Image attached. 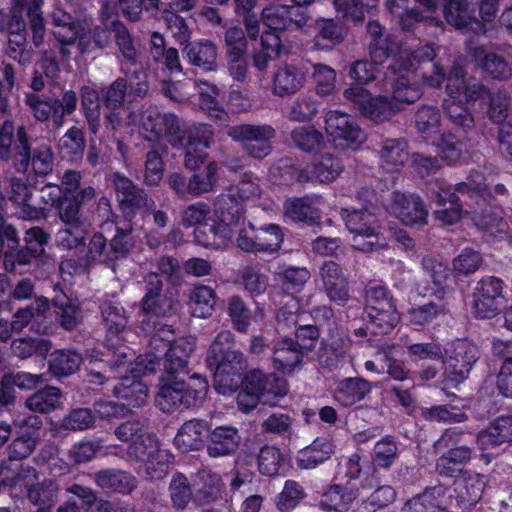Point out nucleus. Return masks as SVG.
<instances>
[{"instance_id": "864d4df0", "label": "nucleus", "mask_w": 512, "mask_h": 512, "mask_svg": "<svg viewBox=\"0 0 512 512\" xmlns=\"http://www.w3.org/2000/svg\"><path fill=\"white\" fill-rule=\"evenodd\" d=\"M26 407L37 413H50L61 405V391L53 386L37 391L26 400Z\"/></svg>"}, {"instance_id": "c85d7f7f", "label": "nucleus", "mask_w": 512, "mask_h": 512, "mask_svg": "<svg viewBox=\"0 0 512 512\" xmlns=\"http://www.w3.org/2000/svg\"><path fill=\"white\" fill-rule=\"evenodd\" d=\"M446 90L449 94V98L444 100L442 107L448 120L457 131H461L464 134L472 132L475 128L473 115L461 101L453 96L454 93L459 92V89L457 88L456 91H454V84L449 83L446 86Z\"/></svg>"}, {"instance_id": "f03ea898", "label": "nucleus", "mask_w": 512, "mask_h": 512, "mask_svg": "<svg viewBox=\"0 0 512 512\" xmlns=\"http://www.w3.org/2000/svg\"><path fill=\"white\" fill-rule=\"evenodd\" d=\"M141 129L144 138L158 142L165 138L177 150L184 152V166L196 170L204 163L205 152L214 139L213 129L206 124H189L172 112H161L156 106H149L141 113Z\"/></svg>"}, {"instance_id": "412c9836", "label": "nucleus", "mask_w": 512, "mask_h": 512, "mask_svg": "<svg viewBox=\"0 0 512 512\" xmlns=\"http://www.w3.org/2000/svg\"><path fill=\"white\" fill-rule=\"evenodd\" d=\"M247 387L258 391L262 402L271 406L276 405L288 392L285 379L256 369L247 374Z\"/></svg>"}, {"instance_id": "423d86ee", "label": "nucleus", "mask_w": 512, "mask_h": 512, "mask_svg": "<svg viewBox=\"0 0 512 512\" xmlns=\"http://www.w3.org/2000/svg\"><path fill=\"white\" fill-rule=\"evenodd\" d=\"M214 375V387L220 394H232L242 383L238 394V407L244 413L253 410L262 397L258 391L247 387V375L242 380L240 372L244 368L241 354H210L206 359Z\"/></svg>"}, {"instance_id": "bf43d9fd", "label": "nucleus", "mask_w": 512, "mask_h": 512, "mask_svg": "<svg viewBox=\"0 0 512 512\" xmlns=\"http://www.w3.org/2000/svg\"><path fill=\"white\" fill-rule=\"evenodd\" d=\"M445 20L457 29L476 22V18L468 8L467 0H446L443 5Z\"/></svg>"}, {"instance_id": "473e14b6", "label": "nucleus", "mask_w": 512, "mask_h": 512, "mask_svg": "<svg viewBox=\"0 0 512 512\" xmlns=\"http://www.w3.org/2000/svg\"><path fill=\"white\" fill-rule=\"evenodd\" d=\"M101 94L95 88L83 86L80 89V110L91 135L98 137L101 129Z\"/></svg>"}, {"instance_id": "b1692460", "label": "nucleus", "mask_w": 512, "mask_h": 512, "mask_svg": "<svg viewBox=\"0 0 512 512\" xmlns=\"http://www.w3.org/2000/svg\"><path fill=\"white\" fill-rule=\"evenodd\" d=\"M264 24L272 30L286 31L295 26L302 28L307 22V16L295 6L276 5L267 7L262 12Z\"/></svg>"}, {"instance_id": "37998d69", "label": "nucleus", "mask_w": 512, "mask_h": 512, "mask_svg": "<svg viewBox=\"0 0 512 512\" xmlns=\"http://www.w3.org/2000/svg\"><path fill=\"white\" fill-rule=\"evenodd\" d=\"M50 302L45 297H38L25 308L18 310L14 314V319L11 322L13 331H21L24 327L32 323L40 324L47 318L50 311Z\"/></svg>"}, {"instance_id": "e433bc0d", "label": "nucleus", "mask_w": 512, "mask_h": 512, "mask_svg": "<svg viewBox=\"0 0 512 512\" xmlns=\"http://www.w3.org/2000/svg\"><path fill=\"white\" fill-rule=\"evenodd\" d=\"M512 440V416L499 417L489 427L481 431L477 444L483 451Z\"/></svg>"}, {"instance_id": "e2e57ef3", "label": "nucleus", "mask_w": 512, "mask_h": 512, "mask_svg": "<svg viewBox=\"0 0 512 512\" xmlns=\"http://www.w3.org/2000/svg\"><path fill=\"white\" fill-rule=\"evenodd\" d=\"M443 362L447 377L459 383L468 376L475 359L474 354H447Z\"/></svg>"}, {"instance_id": "2eb2a0df", "label": "nucleus", "mask_w": 512, "mask_h": 512, "mask_svg": "<svg viewBox=\"0 0 512 512\" xmlns=\"http://www.w3.org/2000/svg\"><path fill=\"white\" fill-rule=\"evenodd\" d=\"M325 130L338 145L353 151L365 142L366 135L359 125L346 113L332 110L325 115Z\"/></svg>"}, {"instance_id": "4c0bfd02", "label": "nucleus", "mask_w": 512, "mask_h": 512, "mask_svg": "<svg viewBox=\"0 0 512 512\" xmlns=\"http://www.w3.org/2000/svg\"><path fill=\"white\" fill-rule=\"evenodd\" d=\"M333 453L332 441L325 437H318L298 452L296 460L300 468L313 469L327 461Z\"/></svg>"}, {"instance_id": "4d7b16f0", "label": "nucleus", "mask_w": 512, "mask_h": 512, "mask_svg": "<svg viewBox=\"0 0 512 512\" xmlns=\"http://www.w3.org/2000/svg\"><path fill=\"white\" fill-rule=\"evenodd\" d=\"M111 30L123 59L131 65H136L138 63L137 49L134 38L127 26L120 20H114L111 22Z\"/></svg>"}, {"instance_id": "de8ad7c7", "label": "nucleus", "mask_w": 512, "mask_h": 512, "mask_svg": "<svg viewBox=\"0 0 512 512\" xmlns=\"http://www.w3.org/2000/svg\"><path fill=\"white\" fill-rule=\"evenodd\" d=\"M88 236L87 224H64L55 236L58 249L63 251L83 250Z\"/></svg>"}, {"instance_id": "a19ab883", "label": "nucleus", "mask_w": 512, "mask_h": 512, "mask_svg": "<svg viewBox=\"0 0 512 512\" xmlns=\"http://www.w3.org/2000/svg\"><path fill=\"white\" fill-rule=\"evenodd\" d=\"M454 485L459 501L464 505H474L481 497L486 481L485 477L476 473H459Z\"/></svg>"}, {"instance_id": "f8f14e48", "label": "nucleus", "mask_w": 512, "mask_h": 512, "mask_svg": "<svg viewBox=\"0 0 512 512\" xmlns=\"http://www.w3.org/2000/svg\"><path fill=\"white\" fill-rule=\"evenodd\" d=\"M144 296L140 302V311L146 316L170 317L177 311L178 301L163 293L164 283L156 272L143 276Z\"/></svg>"}, {"instance_id": "ddd939ff", "label": "nucleus", "mask_w": 512, "mask_h": 512, "mask_svg": "<svg viewBox=\"0 0 512 512\" xmlns=\"http://www.w3.org/2000/svg\"><path fill=\"white\" fill-rule=\"evenodd\" d=\"M460 435L457 430L449 429L435 443L438 452L447 449L436 463L439 474L454 477L462 472V466L471 459V449L465 445H459Z\"/></svg>"}, {"instance_id": "6ab92c4d", "label": "nucleus", "mask_w": 512, "mask_h": 512, "mask_svg": "<svg viewBox=\"0 0 512 512\" xmlns=\"http://www.w3.org/2000/svg\"><path fill=\"white\" fill-rule=\"evenodd\" d=\"M467 51L473 65L486 76L500 81L511 76L512 70L504 56L484 46L471 45Z\"/></svg>"}, {"instance_id": "49530a36", "label": "nucleus", "mask_w": 512, "mask_h": 512, "mask_svg": "<svg viewBox=\"0 0 512 512\" xmlns=\"http://www.w3.org/2000/svg\"><path fill=\"white\" fill-rule=\"evenodd\" d=\"M96 484L104 489H111L122 494L131 493L137 486V481L131 474L121 470H102L95 474Z\"/></svg>"}, {"instance_id": "0e129e2a", "label": "nucleus", "mask_w": 512, "mask_h": 512, "mask_svg": "<svg viewBox=\"0 0 512 512\" xmlns=\"http://www.w3.org/2000/svg\"><path fill=\"white\" fill-rule=\"evenodd\" d=\"M44 0H30L27 3V18L32 33V43L39 48L44 43L46 34L45 21L42 13Z\"/></svg>"}, {"instance_id": "6e6d98bb", "label": "nucleus", "mask_w": 512, "mask_h": 512, "mask_svg": "<svg viewBox=\"0 0 512 512\" xmlns=\"http://www.w3.org/2000/svg\"><path fill=\"white\" fill-rule=\"evenodd\" d=\"M342 217L347 229L352 234L377 233V219L366 209L349 211L342 210Z\"/></svg>"}, {"instance_id": "79ce46f5", "label": "nucleus", "mask_w": 512, "mask_h": 512, "mask_svg": "<svg viewBox=\"0 0 512 512\" xmlns=\"http://www.w3.org/2000/svg\"><path fill=\"white\" fill-rule=\"evenodd\" d=\"M356 497V490L352 487L333 484L323 493L320 507L327 511L345 512Z\"/></svg>"}, {"instance_id": "8fccbe9b", "label": "nucleus", "mask_w": 512, "mask_h": 512, "mask_svg": "<svg viewBox=\"0 0 512 512\" xmlns=\"http://www.w3.org/2000/svg\"><path fill=\"white\" fill-rule=\"evenodd\" d=\"M118 6L126 20L137 23L143 19L144 12L151 18L158 19L161 0H118Z\"/></svg>"}, {"instance_id": "7ed1b4c3", "label": "nucleus", "mask_w": 512, "mask_h": 512, "mask_svg": "<svg viewBox=\"0 0 512 512\" xmlns=\"http://www.w3.org/2000/svg\"><path fill=\"white\" fill-rule=\"evenodd\" d=\"M0 160L11 161L17 173L28 182L49 175L54 168V153L46 141H31L24 125L16 129L12 120L0 124Z\"/></svg>"}, {"instance_id": "680f3d73", "label": "nucleus", "mask_w": 512, "mask_h": 512, "mask_svg": "<svg viewBox=\"0 0 512 512\" xmlns=\"http://www.w3.org/2000/svg\"><path fill=\"white\" fill-rule=\"evenodd\" d=\"M318 112V101L312 95L303 94L290 105L288 118L293 122L306 123L314 119Z\"/></svg>"}, {"instance_id": "4468645a", "label": "nucleus", "mask_w": 512, "mask_h": 512, "mask_svg": "<svg viewBox=\"0 0 512 512\" xmlns=\"http://www.w3.org/2000/svg\"><path fill=\"white\" fill-rule=\"evenodd\" d=\"M504 282L495 276H485L473 291V310L478 318L490 319L496 316L504 302Z\"/></svg>"}, {"instance_id": "393cba45", "label": "nucleus", "mask_w": 512, "mask_h": 512, "mask_svg": "<svg viewBox=\"0 0 512 512\" xmlns=\"http://www.w3.org/2000/svg\"><path fill=\"white\" fill-rule=\"evenodd\" d=\"M241 437L236 427L220 425L210 427L207 441V453L211 457H225L233 454L239 448Z\"/></svg>"}, {"instance_id": "2f4dec72", "label": "nucleus", "mask_w": 512, "mask_h": 512, "mask_svg": "<svg viewBox=\"0 0 512 512\" xmlns=\"http://www.w3.org/2000/svg\"><path fill=\"white\" fill-rule=\"evenodd\" d=\"M320 332L317 325H299L295 332V340L283 338L277 343L274 352H303L314 350L319 342Z\"/></svg>"}, {"instance_id": "c03bdc74", "label": "nucleus", "mask_w": 512, "mask_h": 512, "mask_svg": "<svg viewBox=\"0 0 512 512\" xmlns=\"http://www.w3.org/2000/svg\"><path fill=\"white\" fill-rule=\"evenodd\" d=\"M371 391L370 384L357 378H347L339 382L334 391V400L344 407L361 401Z\"/></svg>"}, {"instance_id": "6e6552de", "label": "nucleus", "mask_w": 512, "mask_h": 512, "mask_svg": "<svg viewBox=\"0 0 512 512\" xmlns=\"http://www.w3.org/2000/svg\"><path fill=\"white\" fill-rule=\"evenodd\" d=\"M14 468L0 466V488L11 487L14 491L27 493L28 498L35 505H43L42 510L48 511L56 499L58 486L53 480H45L35 484L37 474L32 467H22L17 474Z\"/></svg>"}, {"instance_id": "052dcab7", "label": "nucleus", "mask_w": 512, "mask_h": 512, "mask_svg": "<svg viewBox=\"0 0 512 512\" xmlns=\"http://www.w3.org/2000/svg\"><path fill=\"white\" fill-rule=\"evenodd\" d=\"M258 470L264 476H276L280 473L286 462V457L276 446L261 448L258 458Z\"/></svg>"}, {"instance_id": "f3484780", "label": "nucleus", "mask_w": 512, "mask_h": 512, "mask_svg": "<svg viewBox=\"0 0 512 512\" xmlns=\"http://www.w3.org/2000/svg\"><path fill=\"white\" fill-rule=\"evenodd\" d=\"M339 158L331 153L320 154L303 169L295 170V179L299 183L317 180L320 183H330L336 180L343 171Z\"/></svg>"}, {"instance_id": "58836bf2", "label": "nucleus", "mask_w": 512, "mask_h": 512, "mask_svg": "<svg viewBox=\"0 0 512 512\" xmlns=\"http://www.w3.org/2000/svg\"><path fill=\"white\" fill-rule=\"evenodd\" d=\"M133 228L130 223L126 227H116V233L110 240L108 251L105 254L103 263L116 271V262L127 257L134 247L131 237Z\"/></svg>"}, {"instance_id": "a878e982", "label": "nucleus", "mask_w": 512, "mask_h": 512, "mask_svg": "<svg viewBox=\"0 0 512 512\" xmlns=\"http://www.w3.org/2000/svg\"><path fill=\"white\" fill-rule=\"evenodd\" d=\"M368 51L374 63H383L398 49L396 39L376 20L367 23Z\"/></svg>"}, {"instance_id": "3c124183", "label": "nucleus", "mask_w": 512, "mask_h": 512, "mask_svg": "<svg viewBox=\"0 0 512 512\" xmlns=\"http://www.w3.org/2000/svg\"><path fill=\"white\" fill-rule=\"evenodd\" d=\"M382 166L389 172L398 170L408 160L407 143L403 139H386L380 151Z\"/></svg>"}, {"instance_id": "cd10ccee", "label": "nucleus", "mask_w": 512, "mask_h": 512, "mask_svg": "<svg viewBox=\"0 0 512 512\" xmlns=\"http://www.w3.org/2000/svg\"><path fill=\"white\" fill-rule=\"evenodd\" d=\"M101 439L83 441L75 444L68 452L69 463L52 457L48 460L49 468L54 475L65 474L69 471V465L80 464L92 460L102 448Z\"/></svg>"}, {"instance_id": "13d9d810", "label": "nucleus", "mask_w": 512, "mask_h": 512, "mask_svg": "<svg viewBox=\"0 0 512 512\" xmlns=\"http://www.w3.org/2000/svg\"><path fill=\"white\" fill-rule=\"evenodd\" d=\"M310 278V272L304 267H288L274 273V281L286 293L299 291Z\"/></svg>"}, {"instance_id": "9b49d317", "label": "nucleus", "mask_w": 512, "mask_h": 512, "mask_svg": "<svg viewBox=\"0 0 512 512\" xmlns=\"http://www.w3.org/2000/svg\"><path fill=\"white\" fill-rule=\"evenodd\" d=\"M227 134L242 144L245 152L253 158L263 159L272 151V140L276 130L267 124H239L228 129Z\"/></svg>"}, {"instance_id": "c9c22d12", "label": "nucleus", "mask_w": 512, "mask_h": 512, "mask_svg": "<svg viewBox=\"0 0 512 512\" xmlns=\"http://www.w3.org/2000/svg\"><path fill=\"white\" fill-rule=\"evenodd\" d=\"M56 322L65 330L75 329L82 320L80 305L61 292L52 299Z\"/></svg>"}, {"instance_id": "dca6fc26", "label": "nucleus", "mask_w": 512, "mask_h": 512, "mask_svg": "<svg viewBox=\"0 0 512 512\" xmlns=\"http://www.w3.org/2000/svg\"><path fill=\"white\" fill-rule=\"evenodd\" d=\"M307 80V67L303 63H285L277 66L272 76V92L278 97H290L299 92Z\"/></svg>"}, {"instance_id": "a211bd4d", "label": "nucleus", "mask_w": 512, "mask_h": 512, "mask_svg": "<svg viewBox=\"0 0 512 512\" xmlns=\"http://www.w3.org/2000/svg\"><path fill=\"white\" fill-rule=\"evenodd\" d=\"M100 308L107 330L105 347L109 350L123 348L124 334L127 333V318L124 308L112 301L103 302Z\"/></svg>"}, {"instance_id": "0eeeda50", "label": "nucleus", "mask_w": 512, "mask_h": 512, "mask_svg": "<svg viewBox=\"0 0 512 512\" xmlns=\"http://www.w3.org/2000/svg\"><path fill=\"white\" fill-rule=\"evenodd\" d=\"M113 355L116 356V364L112 366V369L122 377L114 387V395L131 407L145 405L148 400L147 385L136 380L135 377L156 371L157 354H138L133 362L131 359H127V354Z\"/></svg>"}, {"instance_id": "aec40b11", "label": "nucleus", "mask_w": 512, "mask_h": 512, "mask_svg": "<svg viewBox=\"0 0 512 512\" xmlns=\"http://www.w3.org/2000/svg\"><path fill=\"white\" fill-rule=\"evenodd\" d=\"M392 209L406 226L419 228L427 223L428 211L422 199L415 194L394 193Z\"/></svg>"}, {"instance_id": "338daca9", "label": "nucleus", "mask_w": 512, "mask_h": 512, "mask_svg": "<svg viewBox=\"0 0 512 512\" xmlns=\"http://www.w3.org/2000/svg\"><path fill=\"white\" fill-rule=\"evenodd\" d=\"M128 86L125 77H118L110 85L102 87L100 94L105 108L120 109L125 102Z\"/></svg>"}, {"instance_id": "5fc2aeb1", "label": "nucleus", "mask_w": 512, "mask_h": 512, "mask_svg": "<svg viewBox=\"0 0 512 512\" xmlns=\"http://www.w3.org/2000/svg\"><path fill=\"white\" fill-rule=\"evenodd\" d=\"M189 304L193 316L206 318L212 315L215 304V291L209 286H196L190 293Z\"/></svg>"}, {"instance_id": "5701e85b", "label": "nucleus", "mask_w": 512, "mask_h": 512, "mask_svg": "<svg viewBox=\"0 0 512 512\" xmlns=\"http://www.w3.org/2000/svg\"><path fill=\"white\" fill-rule=\"evenodd\" d=\"M182 55L189 64L205 72H215L218 69V48L210 40L189 41L182 48Z\"/></svg>"}, {"instance_id": "603ef678", "label": "nucleus", "mask_w": 512, "mask_h": 512, "mask_svg": "<svg viewBox=\"0 0 512 512\" xmlns=\"http://www.w3.org/2000/svg\"><path fill=\"white\" fill-rule=\"evenodd\" d=\"M34 253H36V250L33 251V249H28L23 246L6 249L1 257L3 258L5 271L14 274H22L25 272V267L31 266L38 261Z\"/></svg>"}, {"instance_id": "72a5a7b5", "label": "nucleus", "mask_w": 512, "mask_h": 512, "mask_svg": "<svg viewBox=\"0 0 512 512\" xmlns=\"http://www.w3.org/2000/svg\"><path fill=\"white\" fill-rule=\"evenodd\" d=\"M367 328L355 330V335L364 337L367 330L373 334H387L392 331L400 320L396 306H388L378 310H367Z\"/></svg>"}, {"instance_id": "bb28decb", "label": "nucleus", "mask_w": 512, "mask_h": 512, "mask_svg": "<svg viewBox=\"0 0 512 512\" xmlns=\"http://www.w3.org/2000/svg\"><path fill=\"white\" fill-rule=\"evenodd\" d=\"M209 430L207 421L191 419L180 427L174 438V444L182 452L199 450L207 446Z\"/></svg>"}, {"instance_id": "1a4fd4ad", "label": "nucleus", "mask_w": 512, "mask_h": 512, "mask_svg": "<svg viewBox=\"0 0 512 512\" xmlns=\"http://www.w3.org/2000/svg\"><path fill=\"white\" fill-rule=\"evenodd\" d=\"M480 191L481 187L471 188V184L467 182L458 183L454 192L451 191V188L439 187L438 190L432 189L430 193L431 200L444 207L434 212L435 218L444 225H452L458 222L465 207L467 208L466 212L473 208V200H475L476 205H479L478 199L482 197Z\"/></svg>"}, {"instance_id": "f704fd0d", "label": "nucleus", "mask_w": 512, "mask_h": 512, "mask_svg": "<svg viewBox=\"0 0 512 512\" xmlns=\"http://www.w3.org/2000/svg\"><path fill=\"white\" fill-rule=\"evenodd\" d=\"M214 213L227 226L238 225L241 220L244 221L243 202L228 190L214 199Z\"/></svg>"}, {"instance_id": "774afa93", "label": "nucleus", "mask_w": 512, "mask_h": 512, "mask_svg": "<svg viewBox=\"0 0 512 512\" xmlns=\"http://www.w3.org/2000/svg\"><path fill=\"white\" fill-rule=\"evenodd\" d=\"M227 309L234 328L239 332H246L252 320V312L244 300L238 295L231 296Z\"/></svg>"}, {"instance_id": "09e8293b", "label": "nucleus", "mask_w": 512, "mask_h": 512, "mask_svg": "<svg viewBox=\"0 0 512 512\" xmlns=\"http://www.w3.org/2000/svg\"><path fill=\"white\" fill-rule=\"evenodd\" d=\"M218 181V165L216 162H210L189 177L190 197H200L213 192L218 186Z\"/></svg>"}, {"instance_id": "9d476101", "label": "nucleus", "mask_w": 512, "mask_h": 512, "mask_svg": "<svg viewBox=\"0 0 512 512\" xmlns=\"http://www.w3.org/2000/svg\"><path fill=\"white\" fill-rule=\"evenodd\" d=\"M109 182L115 192L118 207L127 219L131 220L138 212L150 213L156 207L152 196L123 173L112 172Z\"/></svg>"}, {"instance_id": "f257e3e1", "label": "nucleus", "mask_w": 512, "mask_h": 512, "mask_svg": "<svg viewBox=\"0 0 512 512\" xmlns=\"http://www.w3.org/2000/svg\"><path fill=\"white\" fill-rule=\"evenodd\" d=\"M433 46L425 45L414 50L402 60H395L388 66L385 75L386 86L392 98L372 97L361 86H351L344 90V98L351 102L361 114L370 120L380 123L390 119L395 112L402 110V105L411 104L420 99L421 87L416 83L439 87L447 78L443 65L435 59Z\"/></svg>"}, {"instance_id": "4be33fe9", "label": "nucleus", "mask_w": 512, "mask_h": 512, "mask_svg": "<svg viewBox=\"0 0 512 512\" xmlns=\"http://www.w3.org/2000/svg\"><path fill=\"white\" fill-rule=\"evenodd\" d=\"M320 278L328 298L338 305H345L350 296L348 281L340 265L332 260L323 262Z\"/></svg>"}, {"instance_id": "69168bd1", "label": "nucleus", "mask_w": 512, "mask_h": 512, "mask_svg": "<svg viewBox=\"0 0 512 512\" xmlns=\"http://www.w3.org/2000/svg\"><path fill=\"white\" fill-rule=\"evenodd\" d=\"M483 264L481 253L472 248L463 249L452 261V269L457 276L474 274Z\"/></svg>"}, {"instance_id": "7c9ffc66", "label": "nucleus", "mask_w": 512, "mask_h": 512, "mask_svg": "<svg viewBox=\"0 0 512 512\" xmlns=\"http://www.w3.org/2000/svg\"><path fill=\"white\" fill-rule=\"evenodd\" d=\"M446 492L442 486L426 489L423 493L409 499L401 512H443L449 502Z\"/></svg>"}, {"instance_id": "c756f323", "label": "nucleus", "mask_w": 512, "mask_h": 512, "mask_svg": "<svg viewBox=\"0 0 512 512\" xmlns=\"http://www.w3.org/2000/svg\"><path fill=\"white\" fill-rule=\"evenodd\" d=\"M193 487L194 500L200 505L210 504L222 499L225 491L221 477L210 470L199 471Z\"/></svg>"}, {"instance_id": "ea45409f", "label": "nucleus", "mask_w": 512, "mask_h": 512, "mask_svg": "<svg viewBox=\"0 0 512 512\" xmlns=\"http://www.w3.org/2000/svg\"><path fill=\"white\" fill-rule=\"evenodd\" d=\"M199 90V106L205 111L217 124L225 126L228 123V113L221 107L216 99L219 94L217 86L204 81L195 82Z\"/></svg>"}, {"instance_id": "20e7f679", "label": "nucleus", "mask_w": 512, "mask_h": 512, "mask_svg": "<svg viewBox=\"0 0 512 512\" xmlns=\"http://www.w3.org/2000/svg\"><path fill=\"white\" fill-rule=\"evenodd\" d=\"M114 434L128 446L126 450L119 446H108V454L143 463L145 473L151 479L166 476L173 455L168 449L162 448L158 438L147 432L139 421L122 423L115 429Z\"/></svg>"}, {"instance_id": "39448f33", "label": "nucleus", "mask_w": 512, "mask_h": 512, "mask_svg": "<svg viewBox=\"0 0 512 512\" xmlns=\"http://www.w3.org/2000/svg\"><path fill=\"white\" fill-rule=\"evenodd\" d=\"M156 365H161L163 372L155 401L163 412H173L180 406H197L204 401L208 392L205 378L195 374L188 382L177 379L187 365V354H163L161 363L156 359Z\"/></svg>"}, {"instance_id": "a18cd8bd", "label": "nucleus", "mask_w": 512, "mask_h": 512, "mask_svg": "<svg viewBox=\"0 0 512 512\" xmlns=\"http://www.w3.org/2000/svg\"><path fill=\"white\" fill-rule=\"evenodd\" d=\"M290 138L292 145L305 153L318 152L327 145L324 134L314 126H298L291 131Z\"/></svg>"}]
</instances>
